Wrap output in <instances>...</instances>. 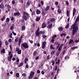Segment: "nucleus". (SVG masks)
Returning <instances> with one entry per match:
<instances>
[{
    "mask_svg": "<svg viewBox=\"0 0 79 79\" xmlns=\"http://www.w3.org/2000/svg\"><path fill=\"white\" fill-rule=\"evenodd\" d=\"M71 28L72 29L73 28L72 35L73 36L75 35V34L77 32V31L78 30V27H77V26H76L74 24H73L72 25Z\"/></svg>",
    "mask_w": 79,
    "mask_h": 79,
    "instance_id": "nucleus-1",
    "label": "nucleus"
},
{
    "mask_svg": "<svg viewBox=\"0 0 79 79\" xmlns=\"http://www.w3.org/2000/svg\"><path fill=\"white\" fill-rule=\"evenodd\" d=\"M40 30V29L39 28H38L37 30H36V32H35V35H36V37H39V35H40L42 34L44 35L45 34V32L44 31H39V30Z\"/></svg>",
    "mask_w": 79,
    "mask_h": 79,
    "instance_id": "nucleus-2",
    "label": "nucleus"
},
{
    "mask_svg": "<svg viewBox=\"0 0 79 79\" xmlns=\"http://www.w3.org/2000/svg\"><path fill=\"white\" fill-rule=\"evenodd\" d=\"M49 8V6H48L46 7V8H42V15L43 16H45L47 13V11H48Z\"/></svg>",
    "mask_w": 79,
    "mask_h": 79,
    "instance_id": "nucleus-3",
    "label": "nucleus"
},
{
    "mask_svg": "<svg viewBox=\"0 0 79 79\" xmlns=\"http://www.w3.org/2000/svg\"><path fill=\"white\" fill-rule=\"evenodd\" d=\"M23 19H24L25 21L27 20V18H29V15L28 13L27 12L24 11L23 12Z\"/></svg>",
    "mask_w": 79,
    "mask_h": 79,
    "instance_id": "nucleus-4",
    "label": "nucleus"
},
{
    "mask_svg": "<svg viewBox=\"0 0 79 79\" xmlns=\"http://www.w3.org/2000/svg\"><path fill=\"white\" fill-rule=\"evenodd\" d=\"M28 76V79H32L33 78L34 75H35V72H30V73L29 74Z\"/></svg>",
    "mask_w": 79,
    "mask_h": 79,
    "instance_id": "nucleus-5",
    "label": "nucleus"
},
{
    "mask_svg": "<svg viewBox=\"0 0 79 79\" xmlns=\"http://www.w3.org/2000/svg\"><path fill=\"white\" fill-rule=\"evenodd\" d=\"M21 45L24 48V49H26L28 48V43H24L21 44Z\"/></svg>",
    "mask_w": 79,
    "mask_h": 79,
    "instance_id": "nucleus-6",
    "label": "nucleus"
},
{
    "mask_svg": "<svg viewBox=\"0 0 79 79\" xmlns=\"http://www.w3.org/2000/svg\"><path fill=\"white\" fill-rule=\"evenodd\" d=\"M57 37V35H54L53 36H52V38H51V43H54V41H55V40L54 39H55V38Z\"/></svg>",
    "mask_w": 79,
    "mask_h": 79,
    "instance_id": "nucleus-7",
    "label": "nucleus"
},
{
    "mask_svg": "<svg viewBox=\"0 0 79 79\" xmlns=\"http://www.w3.org/2000/svg\"><path fill=\"white\" fill-rule=\"evenodd\" d=\"M31 0H28V1H27L26 5V8H28V6H30V4H31Z\"/></svg>",
    "mask_w": 79,
    "mask_h": 79,
    "instance_id": "nucleus-8",
    "label": "nucleus"
},
{
    "mask_svg": "<svg viewBox=\"0 0 79 79\" xmlns=\"http://www.w3.org/2000/svg\"><path fill=\"white\" fill-rule=\"evenodd\" d=\"M47 43L46 41H44L42 42V48L44 49L45 48V46Z\"/></svg>",
    "mask_w": 79,
    "mask_h": 79,
    "instance_id": "nucleus-9",
    "label": "nucleus"
},
{
    "mask_svg": "<svg viewBox=\"0 0 79 79\" xmlns=\"http://www.w3.org/2000/svg\"><path fill=\"white\" fill-rule=\"evenodd\" d=\"M13 56V55L12 54H11L10 55V56L7 57V60H8V61H11V59H12Z\"/></svg>",
    "mask_w": 79,
    "mask_h": 79,
    "instance_id": "nucleus-10",
    "label": "nucleus"
},
{
    "mask_svg": "<svg viewBox=\"0 0 79 79\" xmlns=\"http://www.w3.org/2000/svg\"><path fill=\"white\" fill-rule=\"evenodd\" d=\"M46 27H47V24L45 22H44L42 24V28L44 29Z\"/></svg>",
    "mask_w": 79,
    "mask_h": 79,
    "instance_id": "nucleus-11",
    "label": "nucleus"
},
{
    "mask_svg": "<svg viewBox=\"0 0 79 79\" xmlns=\"http://www.w3.org/2000/svg\"><path fill=\"white\" fill-rule=\"evenodd\" d=\"M52 27V24H51L48 25L47 26V28L48 29H50Z\"/></svg>",
    "mask_w": 79,
    "mask_h": 79,
    "instance_id": "nucleus-12",
    "label": "nucleus"
},
{
    "mask_svg": "<svg viewBox=\"0 0 79 79\" xmlns=\"http://www.w3.org/2000/svg\"><path fill=\"white\" fill-rule=\"evenodd\" d=\"M4 8V5L3 3H2V4L0 5V8L1 9H3Z\"/></svg>",
    "mask_w": 79,
    "mask_h": 79,
    "instance_id": "nucleus-13",
    "label": "nucleus"
},
{
    "mask_svg": "<svg viewBox=\"0 0 79 79\" xmlns=\"http://www.w3.org/2000/svg\"><path fill=\"white\" fill-rule=\"evenodd\" d=\"M5 52V48L2 49V50L0 51V53H1L4 54Z\"/></svg>",
    "mask_w": 79,
    "mask_h": 79,
    "instance_id": "nucleus-14",
    "label": "nucleus"
},
{
    "mask_svg": "<svg viewBox=\"0 0 79 79\" xmlns=\"http://www.w3.org/2000/svg\"><path fill=\"white\" fill-rule=\"evenodd\" d=\"M76 13V9H75V8H74L73 10V16H74V15H75V14Z\"/></svg>",
    "mask_w": 79,
    "mask_h": 79,
    "instance_id": "nucleus-15",
    "label": "nucleus"
},
{
    "mask_svg": "<svg viewBox=\"0 0 79 79\" xmlns=\"http://www.w3.org/2000/svg\"><path fill=\"white\" fill-rule=\"evenodd\" d=\"M14 16H19V15H20V13L19 12H15L14 13Z\"/></svg>",
    "mask_w": 79,
    "mask_h": 79,
    "instance_id": "nucleus-16",
    "label": "nucleus"
},
{
    "mask_svg": "<svg viewBox=\"0 0 79 79\" xmlns=\"http://www.w3.org/2000/svg\"><path fill=\"white\" fill-rule=\"evenodd\" d=\"M14 24H13L12 25V26L10 27V31L12 30L13 29H14Z\"/></svg>",
    "mask_w": 79,
    "mask_h": 79,
    "instance_id": "nucleus-17",
    "label": "nucleus"
},
{
    "mask_svg": "<svg viewBox=\"0 0 79 79\" xmlns=\"http://www.w3.org/2000/svg\"><path fill=\"white\" fill-rule=\"evenodd\" d=\"M78 48V46H74L72 48H71V50H72V51H73V50L75 49H77Z\"/></svg>",
    "mask_w": 79,
    "mask_h": 79,
    "instance_id": "nucleus-18",
    "label": "nucleus"
},
{
    "mask_svg": "<svg viewBox=\"0 0 79 79\" xmlns=\"http://www.w3.org/2000/svg\"><path fill=\"white\" fill-rule=\"evenodd\" d=\"M36 13L37 15H39L40 14L41 12L40 10L37 9L36 10Z\"/></svg>",
    "mask_w": 79,
    "mask_h": 79,
    "instance_id": "nucleus-19",
    "label": "nucleus"
},
{
    "mask_svg": "<svg viewBox=\"0 0 79 79\" xmlns=\"http://www.w3.org/2000/svg\"><path fill=\"white\" fill-rule=\"evenodd\" d=\"M36 45H37V46L39 47H40V44L39 43H35V44H34V47H36Z\"/></svg>",
    "mask_w": 79,
    "mask_h": 79,
    "instance_id": "nucleus-20",
    "label": "nucleus"
},
{
    "mask_svg": "<svg viewBox=\"0 0 79 79\" xmlns=\"http://www.w3.org/2000/svg\"><path fill=\"white\" fill-rule=\"evenodd\" d=\"M49 47L50 48V49L52 50H55V48L53 47L52 45H50Z\"/></svg>",
    "mask_w": 79,
    "mask_h": 79,
    "instance_id": "nucleus-21",
    "label": "nucleus"
},
{
    "mask_svg": "<svg viewBox=\"0 0 79 79\" xmlns=\"http://www.w3.org/2000/svg\"><path fill=\"white\" fill-rule=\"evenodd\" d=\"M18 41V46H20V45L21 44V42H22L21 39H19Z\"/></svg>",
    "mask_w": 79,
    "mask_h": 79,
    "instance_id": "nucleus-22",
    "label": "nucleus"
},
{
    "mask_svg": "<svg viewBox=\"0 0 79 79\" xmlns=\"http://www.w3.org/2000/svg\"><path fill=\"white\" fill-rule=\"evenodd\" d=\"M73 42V40L72 39H70L69 40V44H72Z\"/></svg>",
    "mask_w": 79,
    "mask_h": 79,
    "instance_id": "nucleus-23",
    "label": "nucleus"
},
{
    "mask_svg": "<svg viewBox=\"0 0 79 79\" xmlns=\"http://www.w3.org/2000/svg\"><path fill=\"white\" fill-rule=\"evenodd\" d=\"M55 52H56V50H52V52H51L50 55H53L55 53Z\"/></svg>",
    "mask_w": 79,
    "mask_h": 79,
    "instance_id": "nucleus-24",
    "label": "nucleus"
},
{
    "mask_svg": "<svg viewBox=\"0 0 79 79\" xmlns=\"http://www.w3.org/2000/svg\"><path fill=\"white\" fill-rule=\"evenodd\" d=\"M40 17L37 16L36 17V21H39L40 20Z\"/></svg>",
    "mask_w": 79,
    "mask_h": 79,
    "instance_id": "nucleus-25",
    "label": "nucleus"
},
{
    "mask_svg": "<svg viewBox=\"0 0 79 79\" xmlns=\"http://www.w3.org/2000/svg\"><path fill=\"white\" fill-rule=\"evenodd\" d=\"M26 27H25V26H22V27H21V30H22V31H24Z\"/></svg>",
    "mask_w": 79,
    "mask_h": 79,
    "instance_id": "nucleus-26",
    "label": "nucleus"
},
{
    "mask_svg": "<svg viewBox=\"0 0 79 79\" xmlns=\"http://www.w3.org/2000/svg\"><path fill=\"white\" fill-rule=\"evenodd\" d=\"M24 21H25L24 19H22L21 20V23L25 24V23Z\"/></svg>",
    "mask_w": 79,
    "mask_h": 79,
    "instance_id": "nucleus-27",
    "label": "nucleus"
},
{
    "mask_svg": "<svg viewBox=\"0 0 79 79\" xmlns=\"http://www.w3.org/2000/svg\"><path fill=\"white\" fill-rule=\"evenodd\" d=\"M69 56H68V55H66V56H65L64 57V60H67V59H69Z\"/></svg>",
    "mask_w": 79,
    "mask_h": 79,
    "instance_id": "nucleus-28",
    "label": "nucleus"
},
{
    "mask_svg": "<svg viewBox=\"0 0 79 79\" xmlns=\"http://www.w3.org/2000/svg\"><path fill=\"white\" fill-rule=\"evenodd\" d=\"M31 15L32 16L35 15V10H33V12H31Z\"/></svg>",
    "mask_w": 79,
    "mask_h": 79,
    "instance_id": "nucleus-29",
    "label": "nucleus"
},
{
    "mask_svg": "<svg viewBox=\"0 0 79 79\" xmlns=\"http://www.w3.org/2000/svg\"><path fill=\"white\" fill-rule=\"evenodd\" d=\"M55 21V18H52L50 19V21L51 22H53Z\"/></svg>",
    "mask_w": 79,
    "mask_h": 79,
    "instance_id": "nucleus-30",
    "label": "nucleus"
},
{
    "mask_svg": "<svg viewBox=\"0 0 79 79\" xmlns=\"http://www.w3.org/2000/svg\"><path fill=\"white\" fill-rule=\"evenodd\" d=\"M58 30L59 31H63V27H60L59 28H58Z\"/></svg>",
    "mask_w": 79,
    "mask_h": 79,
    "instance_id": "nucleus-31",
    "label": "nucleus"
},
{
    "mask_svg": "<svg viewBox=\"0 0 79 79\" xmlns=\"http://www.w3.org/2000/svg\"><path fill=\"white\" fill-rule=\"evenodd\" d=\"M37 54V51H35L33 52V56H35Z\"/></svg>",
    "mask_w": 79,
    "mask_h": 79,
    "instance_id": "nucleus-32",
    "label": "nucleus"
},
{
    "mask_svg": "<svg viewBox=\"0 0 79 79\" xmlns=\"http://www.w3.org/2000/svg\"><path fill=\"white\" fill-rule=\"evenodd\" d=\"M5 19H6L5 16H4L3 17V18L1 19V21H3L4 20H5Z\"/></svg>",
    "mask_w": 79,
    "mask_h": 79,
    "instance_id": "nucleus-33",
    "label": "nucleus"
},
{
    "mask_svg": "<svg viewBox=\"0 0 79 79\" xmlns=\"http://www.w3.org/2000/svg\"><path fill=\"white\" fill-rule=\"evenodd\" d=\"M23 65V62H21L19 64V65H18V67H21Z\"/></svg>",
    "mask_w": 79,
    "mask_h": 79,
    "instance_id": "nucleus-34",
    "label": "nucleus"
},
{
    "mask_svg": "<svg viewBox=\"0 0 79 79\" xmlns=\"http://www.w3.org/2000/svg\"><path fill=\"white\" fill-rule=\"evenodd\" d=\"M79 20V13L78 14V17L75 20V21L77 22Z\"/></svg>",
    "mask_w": 79,
    "mask_h": 79,
    "instance_id": "nucleus-35",
    "label": "nucleus"
},
{
    "mask_svg": "<svg viewBox=\"0 0 79 79\" xmlns=\"http://www.w3.org/2000/svg\"><path fill=\"white\" fill-rule=\"evenodd\" d=\"M10 21V19L9 18H6V22L8 23Z\"/></svg>",
    "mask_w": 79,
    "mask_h": 79,
    "instance_id": "nucleus-36",
    "label": "nucleus"
},
{
    "mask_svg": "<svg viewBox=\"0 0 79 79\" xmlns=\"http://www.w3.org/2000/svg\"><path fill=\"white\" fill-rule=\"evenodd\" d=\"M17 52H18L17 54L19 55H20L21 53V50H19V51H18Z\"/></svg>",
    "mask_w": 79,
    "mask_h": 79,
    "instance_id": "nucleus-37",
    "label": "nucleus"
},
{
    "mask_svg": "<svg viewBox=\"0 0 79 79\" xmlns=\"http://www.w3.org/2000/svg\"><path fill=\"white\" fill-rule=\"evenodd\" d=\"M7 9H10L11 8V6L10 5H7Z\"/></svg>",
    "mask_w": 79,
    "mask_h": 79,
    "instance_id": "nucleus-38",
    "label": "nucleus"
},
{
    "mask_svg": "<svg viewBox=\"0 0 79 79\" xmlns=\"http://www.w3.org/2000/svg\"><path fill=\"white\" fill-rule=\"evenodd\" d=\"M65 3L66 4V6H68V5H69V3L68 1H66L65 2Z\"/></svg>",
    "mask_w": 79,
    "mask_h": 79,
    "instance_id": "nucleus-39",
    "label": "nucleus"
},
{
    "mask_svg": "<svg viewBox=\"0 0 79 79\" xmlns=\"http://www.w3.org/2000/svg\"><path fill=\"white\" fill-rule=\"evenodd\" d=\"M69 10H68L66 11V14L67 15V16L69 17Z\"/></svg>",
    "mask_w": 79,
    "mask_h": 79,
    "instance_id": "nucleus-40",
    "label": "nucleus"
},
{
    "mask_svg": "<svg viewBox=\"0 0 79 79\" xmlns=\"http://www.w3.org/2000/svg\"><path fill=\"white\" fill-rule=\"evenodd\" d=\"M12 33H10V34H9V38H12Z\"/></svg>",
    "mask_w": 79,
    "mask_h": 79,
    "instance_id": "nucleus-41",
    "label": "nucleus"
},
{
    "mask_svg": "<svg viewBox=\"0 0 79 79\" xmlns=\"http://www.w3.org/2000/svg\"><path fill=\"white\" fill-rule=\"evenodd\" d=\"M16 76L18 78L19 77V73H16Z\"/></svg>",
    "mask_w": 79,
    "mask_h": 79,
    "instance_id": "nucleus-42",
    "label": "nucleus"
},
{
    "mask_svg": "<svg viewBox=\"0 0 79 79\" xmlns=\"http://www.w3.org/2000/svg\"><path fill=\"white\" fill-rule=\"evenodd\" d=\"M60 59L58 60H57V61L56 62V64H59V63H60Z\"/></svg>",
    "mask_w": 79,
    "mask_h": 79,
    "instance_id": "nucleus-43",
    "label": "nucleus"
},
{
    "mask_svg": "<svg viewBox=\"0 0 79 79\" xmlns=\"http://www.w3.org/2000/svg\"><path fill=\"white\" fill-rule=\"evenodd\" d=\"M57 12L59 13H61V10L60 9H58V10H57Z\"/></svg>",
    "mask_w": 79,
    "mask_h": 79,
    "instance_id": "nucleus-44",
    "label": "nucleus"
},
{
    "mask_svg": "<svg viewBox=\"0 0 79 79\" xmlns=\"http://www.w3.org/2000/svg\"><path fill=\"white\" fill-rule=\"evenodd\" d=\"M40 4H41V5H42V6H43L44 4V2L43 1H40Z\"/></svg>",
    "mask_w": 79,
    "mask_h": 79,
    "instance_id": "nucleus-45",
    "label": "nucleus"
},
{
    "mask_svg": "<svg viewBox=\"0 0 79 79\" xmlns=\"http://www.w3.org/2000/svg\"><path fill=\"white\" fill-rule=\"evenodd\" d=\"M52 66H54V62H55V61L53 60V59H52Z\"/></svg>",
    "mask_w": 79,
    "mask_h": 79,
    "instance_id": "nucleus-46",
    "label": "nucleus"
},
{
    "mask_svg": "<svg viewBox=\"0 0 79 79\" xmlns=\"http://www.w3.org/2000/svg\"><path fill=\"white\" fill-rule=\"evenodd\" d=\"M28 41H29V42L31 44H33V41L32 40H29Z\"/></svg>",
    "mask_w": 79,
    "mask_h": 79,
    "instance_id": "nucleus-47",
    "label": "nucleus"
},
{
    "mask_svg": "<svg viewBox=\"0 0 79 79\" xmlns=\"http://www.w3.org/2000/svg\"><path fill=\"white\" fill-rule=\"evenodd\" d=\"M8 42L9 43L11 42H12V39L10 38L9 39V40H8Z\"/></svg>",
    "mask_w": 79,
    "mask_h": 79,
    "instance_id": "nucleus-48",
    "label": "nucleus"
},
{
    "mask_svg": "<svg viewBox=\"0 0 79 79\" xmlns=\"http://www.w3.org/2000/svg\"><path fill=\"white\" fill-rule=\"evenodd\" d=\"M57 68V65H56V66L55 67V71H57V70L58 69Z\"/></svg>",
    "mask_w": 79,
    "mask_h": 79,
    "instance_id": "nucleus-49",
    "label": "nucleus"
},
{
    "mask_svg": "<svg viewBox=\"0 0 79 79\" xmlns=\"http://www.w3.org/2000/svg\"><path fill=\"white\" fill-rule=\"evenodd\" d=\"M16 60H16V62L17 63H18L19 61V59L18 58V57L16 59Z\"/></svg>",
    "mask_w": 79,
    "mask_h": 79,
    "instance_id": "nucleus-50",
    "label": "nucleus"
},
{
    "mask_svg": "<svg viewBox=\"0 0 79 79\" xmlns=\"http://www.w3.org/2000/svg\"><path fill=\"white\" fill-rule=\"evenodd\" d=\"M69 27V24H68L66 26V27H65V29H67Z\"/></svg>",
    "mask_w": 79,
    "mask_h": 79,
    "instance_id": "nucleus-51",
    "label": "nucleus"
},
{
    "mask_svg": "<svg viewBox=\"0 0 79 79\" xmlns=\"http://www.w3.org/2000/svg\"><path fill=\"white\" fill-rule=\"evenodd\" d=\"M47 36V35H44L42 37H43V38L45 39Z\"/></svg>",
    "mask_w": 79,
    "mask_h": 79,
    "instance_id": "nucleus-52",
    "label": "nucleus"
},
{
    "mask_svg": "<svg viewBox=\"0 0 79 79\" xmlns=\"http://www.w3.org/2000/svg\"><path fill=\"white\" fill-rule=\"evenodd\" d=\"M63 45H64V44H61V45H60V48H62V47H63Z\"/></svg>",
    "mask_w": 79,
    "mask_h": 79,
    "instance_id": "nucleus-53",
    "label": "nucleus"
},
{
    "mask_svg": "<svg viewBox=\"0 0 79 79\" xmlns=\"http://www.w3.org/2000/svg\"><path fill=\"white\" fill-rule=\"evenodd\" d=\"M12 34H13V35H14V36H16V35H17L16 33L14 32V31L12 32Z\"/></svg>",
    "mask_w": 79,
    "mask_h": 79,
    "instance_id": "nucleus-54",
    "label": "nucleus"
},
{
    "mask_svg": "<svg viewBox=\"0 0 79 79\" xmlns=\"http://www.w3.org/2000/svg\"><path fill=\"white\" fill-rule=\"evenodd\" d=\"M19 48H16V51L18 52V51H19Z\"/></svg>",
    "mask_w": 79,
    "mask_h": 79,
    "instance_id": "nucleus-55",
    "label": "nucleus"
},
{
    "mask_svg": "<svg viewBox=\"0 0 79 79\" xmlns=\"http://www.w3.org/2000/svg\"><path fill=\"white\" fill-rule=\"evenodd\" d=\"M60 52H58L57 53V54H56V56H58V55H59V54H60Z\"/></svg>",
    "mask_w": 79,
    "mask_h": 79,
    "instance_id": "nucleus-56",
    "label": "nucleus"
},
{
    "mask_svg": "<svg viewBox=\"0 0 79 79\" xmlns=\"http://www.w3.org/2000/svg\"><path fill=\"white\" fill-rule=\"evenodd\" d=\"M5 44H6V45H8L9 43L7 42V41H5Z\"/></svg>",
    "mask_w": 79,
    "mask_h": 79,
    "instance_id": "nucleus-57",
    "label": "nucleus"
},
{
    "mask_svg": "<svg viewBox=\"0 0 79 79\" xmlns=\"http://www.w3.org/2000/svg\"><path fill=\"white\" fill-rule=\"evenodd\" d=\"M22 76H23L24 77H26V73H23V74H22Z\"/></svg>",
    "mask_w": 79,
    "mask_h": 79,
    "instance_id": "nucleus-58",
    "label": "nucleus"
},
{
    "mask_svg": "<svg viewBox=\"0 0 79 79\" xmlns=\"http://www.w3.org/2000/svg\"><path fill=\"white\" fill-rule=\"evenodd\" d=\"M79 42V40H76L75 41V43H78Z\"/></svg>",
    "mask_w": 79,
    "mask_h": 79,
    "instance_id": "nucleus-59",
    "label": "nucleus"
},
{
    "mask_svg": "<svg viewBox=\"0 0 79 79\" xmlns=\"http://www.w3.org/2000/svg\"><path fill=\"white\" fill-rule=\"evenodd\" d=\"M12 5L15 4V1H12Z\"/></svg>",
    "mask_w": 79,
    "mask_h": 79,
    "instance_id": "nucleus-60",
    "label": "nucleus"
},
{
    "mask_svg": "<svg viewBox=\"0 0 79 79\" xmlns=\"http://www.w3.org/2000/svg\"><path fill=\"white\" fill-rule=\"evenodd\" d=\"M18 41V39L17 38H16V39H15V42H17Z\"/></svg>",
    "mask_w": 79,
    "mask_h": 79,
    "instance_id": "nucleus-61",
    "label": "nucleus"
},
{
    "mask_svg": "<svg viewBox=\"0 0 79 79\" xmlns=\"http://www.w3.org/2000/svg\"><path fill=\"white\" fill-rule=\"evenodd\" d=\"M41 73L42 74L44 75V74H45V73H44V72L43 71H42L41 72Z\"/></svg>",
    "mask_w": 79,
    "mask_h": 79,
    "instance_id": "nucleus-62",
    "label": "nucleus"
},
{
    "mask_svg": "<svg viewBox=\"0 0 79 79\" xmlns=\"http://www.w3.org/2000/svg\"><path fill=\"white\" fill-rule=\"evenodd\" d=\"M65 53V50H63V53H62V55H64V53Z\"/></svg>",
    "mask_w": 79,
    "mask_h": 79,
    "instance_id": "nucleus-63",
    "label": "nucleus"
},
{
    "mask_svg": "<svg viewBox=\"0 0 79 79\" xmlns=\"http://www.w3.org/2000/svg\"><path fill=\"white\" fill-rule=\"evenodd\" d=\"M49 56H50L49 55H48V56L47 57V60H49L50 59V58H49Z\"/></svg>",
    "mask_w": 79,
    "mask_h": 79,
    "instance_id": "nucleus-64",
    "label": "nucleus"
}]
</instances>
